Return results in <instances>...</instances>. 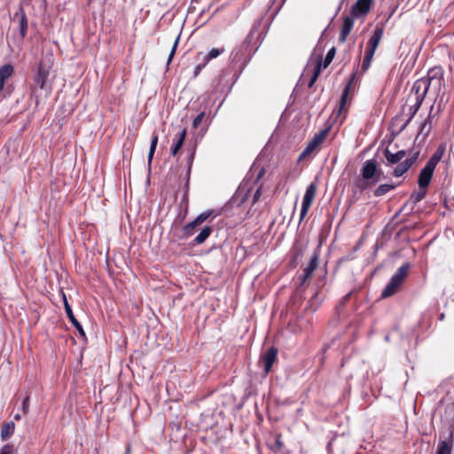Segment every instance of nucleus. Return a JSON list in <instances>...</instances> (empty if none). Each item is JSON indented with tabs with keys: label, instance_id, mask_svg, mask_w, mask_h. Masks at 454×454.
I'll list each match as a JSON object with an SVG mask.
<instances>
[{
	"label": "nucleus",
	"instance_id": "f257e3e1",
	"mask_svg": "<svg viewBox=\"0 0 454 454\" xmlns=\"http://www.w3.org/2000/svg\"><path fill=\"white\" fill-rule=\"evenodd\" d=\"M383 174L381 168H379L378 162L374 159L366 160L360 170L361 177L356 178L353 183V191L364 192L371 186L375 185Z\"/></svg>",
	"mask_w": 454,
	"mask_h": 454
},
{
	"label": "nucleus",
	"instance_id": "f03ea898",
	"mask_svg": "<svg viewBox=\"0 0 454 454\" xmlns=\"http://www.w3.org/2000/svg\"><path fill=\"white\" fill-rule=\"evenodd\" d=\"M407 153L404 150H400L396 153H392L388 148L384 152L387 160V165L392 166L399 163L393 170L392 175L395 177H400L404 175L414 165L419 158V152L413 153L410 157L403 160Z\"/></svg>",
	"mask_w": 454,
	"mask_h": 454
},
{
	"label": "nucleus",
	"instance_id": "7ed1b4c3",
	"mask_svg": "<svg viewBox=\"0 0 454 454\" xmlns=\"http://www.w3.org/2000/svg\"><path fill=\"white\" fill-rule=\"evenodd\" d=\"M52 67V62L50 59H41L38 63L36 74L34 81L36 86L31 87V93L35 95L37 86L40 90L45 91V97H48L52 91L51 82L49 81V75Z\"/></svg>",
	"mask_w": 454,
	"mask_h": 454
},
{
	"label": "nucleus",
	"instance_id": "20e7f679",
	"mask_svg": "<svg viewBox=\"0 0 454 454\" xmlns=\"http://www.w3.org/2000/svg\"><path fill=\"white\" fill-rule=\"evenodd\" d=\"M252 56V44L248 40L243 41L231 53V64L237 70L242 71Z\"/></svg>",
	"mask_w": 454,
	"mask_h": 454
},
{
	"label": "nucleus",
	"instance_id": "39448f33",
	"mask_svg": "<svg viewBox=\"0 0 454 454\" xmlns=\"http://www.w3.org/2000/svg\"><path fill=\"white\" fill-rule=\"evenodd\" d=\"M411 269L409 262H404L390 278L386 287L383 289L380 297L388 298L398 292L404 279L407 278Z\"/></svg>",
	"mask_w": 454,
	"mask_h": 454
},
{
	"label": "nucleus",
	"instance_id": "423d86ee",
	"mask_svg": "<svg viewBox=\"0 0 454 454\" xmlns=\"http://www.w3.org/2000/svg\"><path fill=\"white\" fill-rule=\"evenodd\" d=\"M329 133V128L322 129L318 133L315 134L312 139L309 142L305 149L301 152L298 160L301 161L309 156L311 153L316 152L319 145L325 140Z\"/></svg>",
	"mask_w": 454,
	"mask_h": 454
},
{
	"label": "nucleus",
	"instance_id": "0eeeda50",
	"mask_svg": "<svg viewBox=\"0 0 454 454\" xmlns=\"http://www.w3.org/2000/svg\"><path fill=\"white\" fill-rule=\"evenodd\" d=\"M316 192H317V184L315 183H311L307 187L305 194L303 196L301 213H300V222H301L307 215V214L315 200Z\"/></svg>",
	"mask_w": 454,
	"mask_h": 454
},
{
	"label": "nucleus",
	"instance_id": "6e6552de",
	"mask_svg": "<svg viewBox=\"0 0 454 454\" xmlns=\"http://www.w3.org/2000/svg\"><path fill=\"white\" fill-rule=\"evenodd\" d=\"M428 84L426 85L425 79H418L414 82L411 90V95L408 98V100H410L414 95V102L421 104L424 101V98L428 92Z\"/></svg>",
	"mask_w": 454,
	"mask_h": 454
},
{
	"label": "nucleus",
	"instance_id": "1a4fd4ad",
	"mask_svg": "<svg viewBox=\"0 0 454 454\" xmlns=\"http://www.w3.org/2000/svg\"><path fill=\"white\" fill-rule=\"evenodd\" d=\"M373 0H356L351 6L350 14L356 19L364 18L370 12Z\"/></svg>",
	"mask_w": 454,
	"mask_h": 454
},
{
	"label": "nucleus",
	"instance_id": "9d476101",
	"mask_svg": "<svg viewBox=\"0 0 454 454\" xmlns=\"http://www.w3.org/2000/svg\"><path fill=\"white\" fill-rule=\"evenodd\" d=\"M384 35V27L377 25L372 36L367 42V47L365 51L375 54V51L377 48L379 47V44L383 37Z\"/></svg>",
	"mask_w": 454,
	"mask_h": 454
},
{
	"label": "nucleus",
	"instance_id": "9b49d317",
	"mask_svg": "<svg viewBox=\"0 0 454 454\" xmlns=\"http://www.w3.org/2000/svg\"><path fill=\"white\" fill-rule=\"evenodd\" d=\"M213 215V210H207L200 214L192 222L184 227V232L186 236H192L195 229L202 224L207 218Z\"/></svg>",
	"mask_w": 454,
	"mask_h": 454
},
{
	"label": "nucleus",
	"instance_id": "f8f14e48",
	"mask_svg": "<svg viewBox=\"0 0 454 454\" xmlns=\"http://www.w3.org/2000/svg\"><path fill=\"white\" fill-rule=\"evenodd\" d=\"M278 350L277 348L270 347L261 356V362L262 363L265 374H268L271 371L272 365L278 358Z\"/></svg>",
	"mask_w": 454,
	"mask_h": 454
},
{
	"label": "nucleus",
	"instance_id": "ddd939ff",
	"mask_svg": "<svg viewBox=\"0 0 454 454\" xmlns=\"http://www.w3.org/2000/svg\"><path fill=\"white\" fill-rule=\"evenodd\" d=\"M435 168L429 165L428 163L426 164V166L421 169L419 178H418V184L419 188L422 189H427L428 185L430 184V182L433 177V174Z\"/></svg>",
	"mask_w": 454,
	"mask_h": 454
},
{
	"label": "nucleus",
	"instance_id": "4468645a",
	"mask_svg": "<svg viewBox=\"0 0 454 454\" xmlns=\"http://www.w3.org/2000/svg\"><path fill=\"white\" fill-rule=\"evenodd\" d=\"M61 294H62L65 311L67 313V316L69 321L72 323V325L74 326V328L78 331L80 335L84 337L85 333L83 331V328H82V325L79 323V321L76 319V317H74L73 310L67 301L66 294L64 292H61Z\"/></svg>",
	"mask_w": 454,
	"mask_h": 454
},
{
	"label": "nucleus",
	"instance_id": "2eb2a0df",
	"mask_svg": "<svg viewBox=\"0 0 454 454\" xmlns=\"http://www.w3.org/2000/svg\"><path fill=\"white\" fill-rule=\"evenodd\" d=\"M354 19L356 18L353 17L351 14L350 16L344 17L339 36V41L341 43H344L347 41V37L348 36L354 27Z\"/></svg>",
	"mask_w": 454,
	"mask_h": 454
},
{
	"label": "nucleus",
	"instance_id": "dca6fc26",
	"mask_svg": "<svg viewBox=\"0 0 454 454\" xmlns=\"http://www.w3.org/2000/svg\"><path fill=\"white\" fill-rule=\"evenodd\" d=\"M356 79V73H353L348 82L344 87V90L341 93L340 100V106H339V114H340L343 112H347L346 104L348 101V98L350 92V90L352 88V85L354 83V81Z\"/></svg>",
	"mask_w": 454,
	"mask_h": 454
},
{
	"label": "nucleus",
	"instance_id": "f3484780",
	"mask_svg": "<svg viewBox=\"0 0 454 454\" xmlns=\"http://www.w3.org/2000/svg\"><path fill=\"white\" fill-rule=\"evenodd\" d=\"M225 52V48H212L207 53L198 52L196 55L197 60H203L207 64L214 59L218 58L221 54Z\"/></svg>",
	"mask_w": 454,
	"mask_h": 454
},
{
	"label": "nucleus",
	"instance_id": "a211bd4d",
	"mask_svg": "<svg viewBox=\"0 0 454 454\" xmlns=\"http://www.w3.org/2000/svg\"><path fill=\"white\" fill-rule=\"evenodd\" d=\"M434 105H432L427 117L421 123L420 129H419V135H422L423 138L427 137L431 131L432 120H433V118H434V116H436V114H434Z\"/></svg>",
	"mask_w": 454,
	"mask_h": 454
},
{
	"label": "nucleus",
	"instance_id": "6ab92c4d",
	"mask_svg": "<svg viewBox=\"0 0 454 454\" xmlns=\"http://www.w3.org/2000/svg\"><path fill=\"white\" fill-rule=\"evenodd\" d=\"M14 17L20 18V34L22 39L27 36L28 21L27 17L23 7H20Z\"/></svg>",
	"mask_w": 454,
	"mask_h": 454
},
{
	"label": "nucleus",
	"instance_id": "aec40b11",
	"mask_svg": "<svg viewBox=\"0 0 454 454\" xmlns=\"http://www.w3.org/2000/svg\"><path fill=\"white\" fill-rule=\"evenodd\" d=\"M186 137V129H183L180 132L176 134V137L174 141V145L171 147V154L176 156L180 149L182 148L184 139Z\"/></svg>",
	"mask_w": 454,
	"mask_h": 454
},
{
	"label": "nucleus",
	"instance_id": "412c9836",
	"mask_svg": "<svg viewBox=\"0 0 454 454\" xmlns=\"http://www.w3.org/2000/svg\"><path fill=\"white\" fill-rule=\"evenodd\" d=\"M14 68L11 64H5L0 67V91L4 89L5 81L12 75Z\"/></svg>",
	"mask_w": 454,
	"mask_h": 454
},
{
	"label": "nucleus",
	"instance_id": "4be33fe9",
	"mask_svg": "<svg viewBox=\"0 0 454 454\" xmlns=\"http://www.w3.org/2000/svg\"><path fill=\"white\" fill-rule=\"evenodd\" d=\"M321 70H322V56L319 55L315 62V66L312 70V75H311V78L308 84V86L309 88H311L315 84L316 81L317 80L318 76L320 75Z\"/></svg>",
	"mask_w": 454,
	"mask_h": 454
},
{
	"label": "nucleus",
	"instance_id": "5701e85b",
	"mask_svg": "<svg viewBox=\"0 0 454 454\" xmlns=\"http://www.w3.org/2000/svg\"><path fill=\"white\" fill-rule=\"evenodd\" d=\"M444 153L445 146L443 145H440L427 163L435 168Z\"/></svg>",
	"mask_w": 454,
	"mask_h": 454
},
{
	"label": "nucleus",
	"instance_id": "b1692460",
	"mask_svg": "<svg viewBox=\"0 0 454 454\" xmlns=\"http://www.w3.org/2000/svg\"><path fill=\"white\" fill-rule=\"evenodd\" d=\"M396 184H380L373 192V195L375 197H382L388 193L389 192L395 190L396 188Z\"/></svg>",
	"mask_w": 454,
	"mask_h": 454
},
{
	"label": "nucleus",
	"instance_id": "393cba45",
	"mask_svg": "<svg viewBox=\"0 0 454 454\" xmlns=\"http://www.w3.org/2000/svg\"><path fill=\"white\" fill-rule=\"evenodd\" d=\"M15 431V423L12 421L5 422L2 425L1 427V438L5 440L12 436Z\"/></svg>",
	"mask_w": 454,
	"mask_h": 454
},
{
	"label": "nucleus",
	"instance_id": "a878e982",
	"mask_svg": "<svg viewBox=\"0 0 454 454\" xmlns=\"http://www.w3.org/2000/svg\"><path fill=\"white\" fill-rule=\"evenodd\" d=\"M319 254L318 252H315L310 258V261L307 267L303 270V271L309 276L312 277L314 270L317 269L318 265Z\"/></svg>",
	"mask_w": 454,
	"mask_h": 454
},
{
	"label": "nucleus",
	"instance_id": "bb28decb",
	"mask_svg": "<svg viewBox=\"0 0 454 454\" xmlns=\"http://www.w3.org/2000/svg\"><path fill=\"white\" fill-rule=\"evenodd\" d=\"M421 79H443V69L441 67H434L428 70L427 76Z\"/></svg>",
	"mask_w": 454,
	"mask_h": 454
},
{
	"label": "nucleus",
	"instance_id": "cd10ccee",
	"mask_svg": "<svg viewBox=\"0 0 454 454\" xmlns=\"http://www.w3.org/2000/svg\"><path fill=\"white\" fill-rule=\"evenodd\" d=\"M213 231L212 227L206 226L196 236L194 239V243L197 245H200L206 241V239L211 235Z\"/></svg>",
	"mask_w": 454,
	"mask_h": 454
},
{
	"label": "nucleus",
	"instance_id": "c85d7f7f",
	"mask_svg": "<svg viewBox=\"0 0 454 454\" xmlns=\"http://www.w3.org/2000/svg\"><path fill=\"white\" fill-rule=\"evenodd\" d=\"M420 106H421V104H419V103H416V102H414L413 105L410 106V107H409L410 116L405 121V122L402 125V127L400 128V131H403L409 125V123L411 121V120L414 118V116L416 115V114L419 110Z\"/></svg>",
	"mask_w": 454,
	"mask_h": 454
},
{
	"label": "nucleus",
	"instance_id": "c756f323",
	"mask_svg": "<svg viewBox=\"0 0 454 454\" xmlns=\"http://www.w3.org/2000/svg\"><path fill=\"white\" fill-rule=\"evenodd\" d=\"M158 139H159L158 134L156 132H153V136H152V139H151L149 153H148V163L149 164H151V162L153 160V155H154L157 145H158Z\"/></svg>",
	"mask_w": 454,
	"mask_h": 454
},
{
	"label": "nucleus",
	"instance_id": "7c9ffc66",
	"mask_svg": "<svg viewBox=\"0 0 454 454\" xmlns=\"http://www.w3.org/2000/svg\"><path fill=\"white\" fill-rule=\"evenodd\" d=\"M427 189L419 188V191H414L411 196L410 200L411 203L416 204L421 201L427 195Z\"/></svg>",
	"mask_w": 454,
	"mask_h": 454
},
{
	"label": "nucleus",
	"instance_id": "2f4dec72",
	"mask_svg": "<svg viewBox=\"0 0 454 454\" xmlns=\"http://www.w3.org/2000/svg\"><path fill=\"white\" fill-rule=\"evenodd\" d=\"M425 81L426 85L428 84V90L432 88V90H434V91L436 93H439L441 91L443 83V79H425Z\"/></svg>",
	"mask_w": 454,
	"mask_h": 454
},
{
	"label": "nucleus",
	"instance_id": "473e14b6",
	"mask_svg": "<svg viewBox=\"0 0 454 454\" xmlns=\"http://www.w3.org/2000/svg\"><path fill=\"white\" fill-rule=\"evenodd\" d=\"M452 450L451 443L446 441H441L438 443L437 450L435 454H450Z\"/></svg>",
	"mask_w": 454,
	"mask_h": 454
},
{
	"label": "nucleus",
	"instance_id": "72a5a7b5",
	"mask_svg": "<svg viewBox=\"0 0 454 454\" xmlns=\"http://www.w3.org/2000/svg\"><path fill=\"white\" fill-rule=\"evenodd\" d=\"M336 53V50L334 47L331 48L328 52L326 53V56L322 62V67L326 68L333 61L334 56Z\"/></svg>",
	"mask_w": 454,
	"mask_h": 454
},
{
	"label": "nucleus",
	"instance_id": "f704fd0d",
	"mask_svg": "<svg viewBox=\"0 0 454 454\" xmlns=\"http://www.w3.org/2000/svg\"><path fill=\"white\" fill-rule=\"evenodd\" d=\"M374 54L366 52L364 53L363 64H362V70L363 72H365L371 66L372 60L373 59Z\"/></svg>",
	"mask_w": 454,
	"mask_h": 454
},
{
	"label": "nucleus",
	"instance_id": "c9c22d12",
	"mask_svg": "<svg viewBox=\"0 0 454 454\" xmlns=\"http://www.w3.org/2000/svg\"><path fill=\"white\" fill-rule=\"evenodd\" d=\"M282 438V434H278L276 435V439H275V448L274 450H277V451H280L282 450V449L284 448V442H282L281 440Z\"/></svg>",
	"mask_w": 454,
	"mask_h": 454
},
{
	"label": "nucleus",
	"instance_id": "e433bc0d",
	"mask_svg": "<svg viewBox=\"0 0 454 454\" xmlns=\"http://www.w3.org/2000/svg\"><path fill=\"white\" fill-rule=\"evenodd\" d=\"M178 43H179V36H177L176 38V41H175V43L173 44V47H172V49L170 51V53L168 55V65L172 61V59H173V58H174V56L176 54V48L178 46Z\"/></svg>",
	"mask_w": 454,
	"mask_h": 454
},
{
	"label": "nucleus",
	"instance_id": "4c0bfd02",
	"mask_svg": "<svg viewBox=\"0 0 454 454\" xmlns=\"http://www.w3.org/2000/svg\"><path fill=\"white\" fill-rule=\"evenodd\" d=\"M205 115H206V113H205V112H202V113H200V114H198V115L194 118V120H193V121H192V127H193L194 129H197V128L200 126V123H201V121H203V119H204Z\"/></svg>",
	"mask_w": 454,
	"mask_h": 454
},
{
	"label": "nucleus",
	"instance_id": "58836bf2",
	"mask_svg": "<svg viewBox=\"0 0 454 454\" xmlns=\"http://www.w3.org/2000/svg\"><path fill=\"white\" fill-rule=\"evenodd\" d=\"M199 61H200V63L194 67V71H193L194 77H197L200 74L201 70L207 65L203 60H199Z\"/></svg>",
	"mask_w": 454,
	"mask_h": 454
},
{
	"label": "nucleus",
	"instance_id": "ea45409f",
	"mask_svg": "<svg viewBox=\"0 0 454 454\" xmlns=\"http://www.w3.org/2000/svg\"><path fill=\"white\" fill-rule=\"evenodd\" d=\"M352 294H353V291H350L346 295H344L342 297V299L340 300L339 305L337 306V309H340L341 307H343L350 300Z\"/></svg>",
	"mask_w": 454,
	"mask_h": 454
},
{
	"label": "nucleus",
	"instance_id": "a19ab883",
	"mask_svg": "<svg viewBox=\"0 0 454 454\" xmlns=\"http://www.w3.org/2000/svg\"><path fill=\"white\" fill-rule=\"evenodd\" d=\"M29 400L30 396L27 395L22 402L21 410L24 414H27L29 411Z\"/></svg>",
	"mask_w": 454,
	"mask_h": 454
},
{
	"label": "nucleus",
	"instance_id": "79ce46f5",
	"mask_svg": "<svg viewBox=\"0 0 454 454\" xmlns=\"http://www.w3.org/2000/svg\"><path fill=\"white\" fill-rule=\"evenodd\" d=\"M436 103H437V110L435 112L434 111V114L437 115L442 110V95H441L439 97L438 101L436 98L433 105H435Z\"/></svg>",
	"mask_w": 454,
	"mask_h": 454
},
{
	"label": "nucleus",
	"instance_id": "37998d69",
	"mask_svg": "<svg viewBox=\"0 0 454 454\" xmlns=\"http://www.w3.org/2000/svg\"><path fill=\"white\" fill-rule=\"evenodd\" d=\"M310 278L311 276L303 271V273L299 277L300 285L303 286Z\"/></svg>",
	"mask_w": 454,
	"mask_h": 454
},
{
	"label": "nucleus",
	"instance_id": "c03bdc74",
	"mask_svg": "<svg viewBox=\"0 0 454 454\" xmlns=\"http://www.w3.org/2000/svg\"><path fill=\"white\" fill-rule=\"evenodd\" d=\"M0 454H12V446L9 444L4 445L1 449Z\"/></svg>",
	"mask_w": 454,
	"mask_h": 454
},
{
	"label": "nucleus",
	"instance_id": "a18cd8bd",
	"mask_svg": "<svg viewBox=\"0 0 454 454\" xmlns=\"http://www.w3.org/2000/svg\"><path fill=\"white\" fill-rule=\"evenodd\" d=\"M261 190H262V185L255 191L254 194V197H253V203H256L259 199H260V196H261Z\"/></svg>",
	"mask_w": 454,
	"mask_h": 454
},
{
	"label": "nucleus",
	"instance_id": "49530a36",
	"mask_svg": "<svg viewBox=\"0 0 454 454\" xmlns=\"http://www.w3.org/2000/svg\"><path fill=\"white\" fill-rule=\"evenodd\" d=\"M264 174H265V169L263 168H260V170L257 174L255 182L260 181L262 178V176H264Z\"/></svg>",
	"mask_w": 454,
	"mask_h": 454
},
{
	"label": "nucleus",
	"instance_id": "de8ad7c7",
	"mask_svg": "<svg viewBox=\"0 0 454 454\" xmlns=\"http://www.w3.org/2000/svg\"><path fill=\"white\" fill-rule=\"evenodd\" d=\"M35 106H38L39 104H40V99H39L38 96H35Z\"/></svg>",
	"mask_w": 454,
	"mask_h": 454
},
{
	"label": "nucleus",
	"instance_id": "09e8293b",
	"mask_svg": "<svg viewBox=\"0 0 454 454\" xmlns=\"http://www.w3.org/2000/svg\"><path fill=\"white\" fill-rule=\"evenodd\" d=\"M14 419H15L16 420H20V416L19 414H16V415L14 416Z\"/></svg>",
	"mask_w": 454,
	"mask_h": 454
}]
</instances>
